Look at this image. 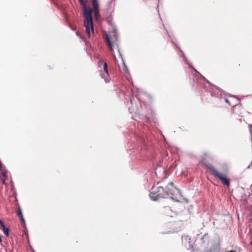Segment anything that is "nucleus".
<instances>
[{
    "instance_id": "20",
    "label": "nucleus",
    "mask_w": 252,
    "mask_h": 252,
    "mask_svg": "<svg viewBox=\"0 0 252 252\" xmlns=\"http://www.w3.org/2000/svg\"><path fill=\"white\" fill-rule=\"evenodd\" d=\"M120 56H121L123 62V63H124V68H125V69L126 70V72L129 73L128 67H127V66L126 65L125 63L124 62V60L123 59V57H122V54L121 53H120Z\"/></svg>"
},
{
    "instance_id": "25",
    "label": "nucleus",
    "mask_w": 252,
    "mask_h": 252,
    "mask_svg": "<svg viewBox=\"0 0 252 252\" xmlns=\"http://www.w3.org/2000/svg\"><path fill=\"white\" fill-rule=\"evenodd\" d=\"M6 179L5 178H4L3 179H1V182L2 183V184H4V185H6Z\"/></svg>"
},
{
    "instance_id": "10",
    "label": "nucleus",
    "mask_w": 252,
    "mask_h": 252,
    "mask_svg": "<svg viewBox=\"0 0 252 252\" xmlns=\"http://www.w3.org/2000/svg\"><path fill=\"white\" fill-rule=\"evenodd\" d=\"M151 113L149 115L147 114L144 116V119L145 121V122L148 124L149 123H151L152 121L154 120V115L155 114L154 112L151 110Z\"/></svg>"
},
{
    "instance_id": "14",
    "label": "nucleus",
    "mask_w": 252,
    "mask_h": 252,
    "mask_svg": "<svg viewBox=\"0 0 252 252\" xmlns=\"http://www.w3.org/2000/svg\"><path fill=\"white\" fill-rule=\"evenodd\" d=\"M166 32H168V31H166ZM168 33V34H169L168 33ZM168 36L171 38V42H172V43H173V44L175 45V46H176V47L177 48H179V52H180L182 54L183 58H184V56H185L186 58H187V57L185 56V54H184V52L181 50V49L180 48H179L178 47V45L176 43V42H175V39L174 38L171 37L170 36V34H168ZM184 60H185V59H184Z\"/></svg>"
},
{
    "instance_id": "15",
    "label": "nucleus",
    "mask_w": 252,
    "mask_h": 252,
    "mask_svg": "<svg viewBox=\"0 0 252 252\" xmlns=\"http://www.w3.org/2000/svg\"><path fill=\"white\" fill-rule=\"evenodd\" d=\"M93 8L92 10L99 9V5L97 0H91Z\"/></svg>"
},
{
    "instance_id": "5",
    "label": "nucleus",
    "mask_w": 252,
    "mask_h": 252,
    "mask_svg": "<svg viewBox=\"0 0 252 252\" xmlns=\"http://www.w3.org/2000/svg\"><path fill=\"white\" fill-rule=\"evenodd\" d=\"M133 138L136 140L135 145L138 147L137 149L134 150L133 153L134 155L136 156V158H138L139 156L137 155L139 152V149H140L141 151L146 150L148 146L143 134L134 133Z\"/></svg>"
},
{
    "instance_id": "26",
    "label": "nucleus",
    "mask_w": 252,
    "mask_h": 252,
    "mask_svg": "<svg viewBox=\"0 0 252 252\" xmlns=\"http://www.w3.org/2000/svg\"><path fill=\"white\" fill-rule=\"evenodd\" d=\"M224 100L225 102H226L227 103H229V100L228 99V98H227L226 97H224Z\"/></svg>"
},
{
    "instance_id": "24",
    "label": "nucleus",
    "mask_w": 252,
    "mask_h": 252,
    "mask_svg": "<svg viewBox=\"0 0 252 252\" xmlns=\"http://www.w3.org/2000/svg\"><path fill=\"white\" fill-rule=\"evenodd\" d=\"M0 225H1L2 228L5 226V225L4 224L3 221L1 219H0Z\"/></svg>"
},
{
    "instance_id": "4",
    "label": "nucleus",
    "mask_w": 252,
    "mask_h": 252,
    "mask_svg": "<svg viewBox=\"0 0 252 252\" xmlns=\"http://www.w3.org/2000/svg\"><path fill=\"white\" fill-rule=\"evenodd\" d=\"M132 95L130 97L129 102L128 103L131 104V106H128V111L130 113H134L136 115H139L141 112V109L143 108L144 105L145 108L147 106L145 101L141 100V97L138 92L136 94L133 90H131Z\"/></svg>"
},
{
    "instance_id": "2",
    "label": "nucleus",
    "mask_w": 252,
    "mask_h": 252,
    "mask_svg": "<svg viewBox=\"0 0 252 252\" xmlns=\"http://www.w3.org/2000/svg\"><path fill=\"white\" fill-rule=\"evenodd\" d=\"M185 62L186 64H187L189 66V67L190 68H192L195 72V74L193 75V80L196 79L197 80L198 79L199 77L202 78L204 80L206 81V82L208 84V86L204 85L203 86V88L207 91L210 92L211 93V95L212 96H214L219 99H221L222 98V93H223V91L220 89V87L212 84L208 80H207L204 76H203L199 72H198L189 63V61L188 60L187 58L184 56ZM195 80H194V82Z\"/></svg>"
},
{
    "instance_id": "3",
    "label": "nucleus",
    "mask_w": 252,
    "mask_h": 252,
    "mask_svg": "<svg viewBox=\"0 0 252 252\" xmlns=\"http://www.w3.org/2000/svg\"><path fill=\"white\" fill-rule=\"evenodd\" d=\"M83 7V16L84 17V25L86 28V32L89 38L91 37V31L94 32V26L93 10L90 6H88L84 0H79Z\"/></svg>"
},
{
    "instance_id": "33",
    "label": "nucleus",
    "mask_w": 252,
    "mask_h": 252,
    "mask_svg": "<svg viewBox=\"0 0 252 252\" xmlns=\"http://www.w3.org/2000/svg\"><path fill=\"white\" fill-rule=\"evenodd\" d=\"M113 0H111V1H113Z\"/></svg>"
},
{
    "instance_id": "21",
    "label": "nucleus",
    "mask_w": 252,
    "mask_h": 252,
    "mask_svg": "<svg viewBox=\"0 0 252 252\" xmlns=\"http://www.w3.org/2000/svg\"><path fill=\"white\" fill-rule=\"evenodd\" d=\"M76 34L80 38L82 39L84 41L86 42L85 37L83 35H81V34L80 33V32L78 31H77L76 32Z\"/></svg>"
},
{
    "instance_id": "18",
    "label": "nucleus",
    "mask_w": 252,
    "mask_h": 252,
    "mask_svg": "<svg viewBox=\"0 0 252 252\" xmlns=\"http://www.w3.org/2000/svg\"><path fill=\"white\" fill-rule=\"evenodd\" d=\"M4 233L5 234L6 236H8L9 235V229L6 226L2 228Z\"/></svg>"
},
{
    "instance_id": "11",
    "label": "nucleus",
    "mask_w": 252,
    "mask_h": 252,
    "mask_svg": "<svg viewBox=\"0 0 252 252\" xmlns=\"http://www.w3.org/2000/svg\"><path fill=\"white\" fill-rule=\"evenodd\" d=\"M17 215L19 217L20 220L21 221V223H22V224H23L24 227L27 230V229L26 225V221L23 217L22 210L21 208H19L18 209V210L17 211Z\"/></svg>"
},
{
    "instance_id": "28",
    "label": "nucleus",
    "mask_w": 252,
    "mask_h": 252,
    "mask_svg": "<svg viewBox=\"0 0 252 252\" xmlns=\"http://www.w3.org/2000/svg\"><path fill=\"white\" fill-rule=\"evenodd\" d=\"M225 252H236L235 251H233V250H231V251H225Z\"/></svg>"
},
{
    "instance_id": "23",
    "label": "nucleus",
    "mask_w": 252,
    "mask_h": 252,
    "mask_svg": "<svg viewBox=\"0 0 252 252\" xmlns=\"http://www.w3.org/2000/svg\"><path fill=\"white\" fill-rule=\"evenodd\" d=\"M252 125H249V131H250V132L251 135V140L252 141Z\"/></svg>"
},
{
    "instance_id": "19",
    "label": "nucleus",
    "mask_w": 252,
    "mask_h": 252,
    "mask_svg": "<svg viewBox=\"0 0 252 252\" xmlns=\"http://www.w3.org/2000/svg\"><path fill=\"white\" fill-rule=\"evenodd\" d=\"M112 32L113 33V36L115 37L116 39H118V35L117 32V29L116 27L113 28Z\"/></svg>"
},
{
    "instance_id": "9",
    "label": "nucleus",
    "mask_w": 252,
    "mask_h": 252,
    "mask_svg": "<svg viewBox=\"0 0 252 252\" xmlns=\"http://www.w3.org/2000/svg\"><path fill=\"white\" fill-rule=\"evenodd\" d=\"M181 222H172L169 223L168 226L172 230L169 231L168 233H173L180 231L181 230V227L179 223H181Z\"/></svg>"
},
{
    "instance_id": "30",
    "label": "nucleus",
    "mask_w": 252,
    "mask_h": 252,
    "mask_svg": "<svg viewBox=\"0 0 252 252\" xmlns=\"http://www.w3.org/2000/svg\"><path fill=\"white\" fill-rule=\"evenodd\" d=\"M2 236L0 237V243L2 242Z\"/></svg>"
},
{
    "instance_id": "7",
    "label": "nucleus",
    "mask_w": 252,
    "mask_h": 252,
    "mask_svg": "<svg viewBox=\"0 0 252 252\" xmlns=\"http://www.w3.org/2000/svg\"><path fill=\"white\" fill-rule=\"evenodd\" d=\"M182 242L187 250H191L193 248L194 242L188 235H183L182 236Z\"/></svg>"
},
{
    "instance_id": "1",
    "label": "nucleus",
    "mask_w": 252,
    "mask_h": 252,
    "mask_svg": "<svg viewBox=\"0 0 252 252\" xmlns=\"http://www.w3.org/2000/svg\"><path fill=\"white\" fill-rule=\"evenodd\" d=\"M153 189L149 193V197L153 201L169 197L175 201H179V197L181 195L180 190L174 186L172 182L169 183L165 188L158 186L155 189Z\"/></svg>"
},
{
    "instance_id": "6",
    "label": "nucleus",
    "mask_w": 252,
    "mask_h": 252,
    "mask_svg": "<svg viewBox=\"0 0 252 252\" xmlns=\"http://www.w3.org/2000/svg\"><path fill=\"white\" fill-rule=\"evenodd\" d=\"M207 168L213 173L215 177L220 179L222 184L225 185L226 187L230 186V179L220 173L215 167L211 164L207 165Z\"/></svg>"
},
{
    "instance_id": "13",
    "label": "nucleus",
    "mask_w": 252,
    "mask_h": 252,
    "mask_svg": "<svg viewBox=\"0 0 252 252\" xmlns=\"http://www.w3.org/2000/svg\"><path fill=\"white\" fill-rule=\"evenodd\" d=\"M204 252H220V248L217 245H214L209 250Z\"/></svg>"
},
{
    "instance_id": "22",
    "label": "nucleus",
    "mask_w": 252,
    "mask_h": 252,
    "mask_svg": "<svg viewBox=\"0 0 252 252\" xmlns=\"http://www.w3.org/2000/svg\"><path fill=\"white\" fill-rule=\"evenodd\" d=\"M7 170H5L2 172V176L5 178H7Z\"/></svg>"
},
{
    "instance_id": "31",
    "label": "nucleus",
    "mask_w": 252,
    "mask_h": 252,
    "mask_svg": "<svg viewBox=\"0 0 252 252\" xmlns=\"http://www.w3.org/2000/svg\"><path fill=\"white\" fill-rule=\"evenodd\" d=\"M250 244L252 246V241H251Z\"/></svg>"
},
{
    "instance_id": "29",
    "label": "nucleus",
    "mask_w": 252,
    "mask_h": 252,
    "mask_svg": "<svg viewBox=\"0 0 252 252\" xmlns=\"http://www.w3.org/2000/svg\"><path fill=\"white\" fill-rule=\"evenodd\" d=\"M126 78H127V79L129 81H130V80H131V78H130V77H129L128 76H126Z\"/></svg>"
},
{
    "instance_id": "8",
    "label": "nucleus",
    "mask_w": 252,
    "mask_h": 252,
    "mask_svg": "<svg viewBox=\"0 0 252 252\" xmlns=\"http://www.w3.org/2000/svg\"><path fill=\"white\" fill-rule=\"evenodd\" d=\"M98 64L99 65H102L103 66V69L104 72L101 73L100 74L101 77L104 78L105 79V81L107 82V78L109 77L108 70V67H107V64L104 62L102 60H100L98 62Z\"/></svg>"
},
{
    "instance_id": "32",
    "label": "nucleus",
    "mask_w": 252,
    "mask_h": 252,
    "mask_svg": "<svg viewBox=\"0 0 252 252\" xmlns=\"http://www.w3.org/2000/svg\"><path fill=\"white\" fill-rule=\"evenodd\" d=\"M1 235L0 234V237H1Z\"/></svg>"
},
{
    "instance_id": "16",
    "label": "nucleus",
    "mask_w": 252,
    "mask_h": 252,
    "mask_svg": "<svg viewBox=\"0 0 252 252\" xmlns=\"http://www.w3.org/2000/svg\"><path fill=\"white\" fill-rule=\"evenodd\" d=\"M94 17L96 21H98L99 18L100 14H99V9L93 10Z\"/></svg>"
},
{
    "instance_id": "17",
    "label": "nucleus",
    "mask_w": 252,
    "mask_h": 252,
    "mask_svg": "<svg viewBox=\"0 0 252 252\" xmlns=\"http://www.w3.org/2000/svg\"><path fill=\"white\" fill-rule=\"evenodd\" d=\"M106 39L107 42V43L108 44V46L110 47V49L112 50L113 49V48H112V42L111 41V39H110V38L108 34L106 35Z\"/></svg>"
},
{
    "instance_id": "27",
    "label": "nucleus",
    "mask_w": 252,
    "mask_h": 252,
    "mask_svg": "<svg viewBox=\"0 0 252 252\" xmlns=\"http://www.w3.org/2000/svg\"><path fill=\"white\" fill-rule=\"evenodd\" d=\"M111 20L110 16H109V17H107V19H106V21H107V22H109V20Z\"/></svg>"
},
{
    "instance_id": "12",
    "label": "nucleus",
    "mask_w": 252,
    "mask_h": 252,
    "mask_svg": "<svg viewBox=\"0 0 252 252\" xmlns=\"http://www.w3.org/2000/svg\"><path fill=\"white\" fill-rule=\"evenodd\" d=\"M200 241H201V244L205 246L206 245H208L209 243V237L207 233H205L203 235V237H201Z\"/></svg>"
}]
</instances>
